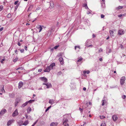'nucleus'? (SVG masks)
Masks as SVG:
<instances>
[{"label":"nucleus","instance_id":"1","mask_svg":"<svg viewBox=\"0 0 126 126\" xmlns=\"http://www.w3.org/2000/svg\"><path fill=\"white\" fill-rule=\"evenodd\" d=\"M68 121L67 119H63V125L64 126H69L68 123Z\"/></svg>","mask_w":126,"mask_h":126},{"label":"nucleus","instance_id":"2","mask_svg":"<svg viewBox=\"0 0 126 126\" xmlns=\"http://www.w3.org/2000/svg\"><path fill=\"white\" fill-rule=\"evenodd\" d=\"M125 77H123L121 78L120 80V83L121 85L124 84L125 83Z\"/></svg>","mask_w":126,"mask_h":126},{"label":"nucleus","instance_id":"3","mask_svg":"<svg viewBox=\"0 0 126 126\" xmlns=\"http://www.w3.org/2000/svg\"><path fill=\"white\" fill-rule=\"evenodd\" d=\"M43 84L46 85L47 86V88H49L51 87V84L48 83H44Z\"/></svg>","mask_w":126,"mask_h":126},{"label":"nucleus","instance_id":"4","mask_svg":"<svg viewBox=\"0 0 126 126\" xmlns=\"http://www.w3.org/2000/svg\"><path fill=\"white\" fill-rule=\"evenodd\" d=\"M83 60L82 58L81 57H80L79 58H78V60L77 62V64L79 63L80 62L81 63L82 62V60Z\"/></svg>","mask_w":126,"mask_h":126},{"label":"nucleus","instance_id":"5","mask_svg":"<svg viewBox=\"0 0 126 126\" xmlns=\"http://www.w3.org/2000/svg\"><path fill=\"white\" fill-rule=\"evenodd\" d=\"M18 114V112L17 110H16L12 114V116L13 117L17 115Z\"/></svg>","mask_w":126,"mask_h":126},{"label":"nucleus","instance_id":"6","mask_svg":"<svg viewBox=\"0 0 126 126\" xmlns=\"http://www.w3.org/2000/svg\"><path fill=\"white\" fill-rule=\"evenodd\" d=\"M50 67L48 66L47 67L44 71V72H49L50 70Z\"/></svg>","mask_w":126,"mask_h":126},{"label":"nucleus","instance_id":"7","mask_svg":"<svg viewBox=\"0 0 126 126\" xmlns=\"http://www.w3.org/2000/svg\"><path fill=\"white\" fill-rule=\"evenodd\" d=\"M124 33V31L123 30H120L119 31L118 34L119 35H122Z\"/></svg>","mask_w":126,"mask_h":126},{"label":"nucleus","instance_id":"8","mask_svg":"<svg viewBox=\"0 0 126 126\" xmlns=\"http://www.w3.org/2000/svg\"><path fill=\"white\" fill-rule=\"evenodd\" d=\"M59 60L61 64L63 65V58L62 57H61L59 58Z\"/></svg>","mask_w":126,"mask_h":126},{"label":"nucleus","instance_id":"9","mask_svg":"<svg viewBox=\"0 0 126 126\" xmlns=\"http://www.w3.org/2000/svg\"><path fill=\"white\" fill-rule=\"evenodd\" d=\"M14 122L13 120H10L7 123V125L8 126H9L10 125H11L12 123H13Z\"/></svg>","mask_w":126,"mask_h":126},{"label":"nucleus","instance_id":"10","mask_svg":"<svg viewBox=\"0 0 126 126\" xmlns=\"http://www.w3.org/2000/svg\"><path fill=\"white\" fill-rule=\"evenodd\" d=\"M43 26H42L41 25H38L37 26L36 28L37 29H40L39 31V32H40L42 30L43 28H42V27H43Z\"/></svg>","mask_w":126,"mask_h":126},{"label":"nucleus","instance_id":"11","mask_svg":"<svg viewBox=\"0 0 126 126\" xmlns=\"http://www.w3.org/2000/svg\"><path fill=\"white\" fill-rule=\"evenodd\" d=\"M112 118L114 121H115L117 120L118 117L116 115H114L112 116Z\"/></svg>","mask_w":126,"mask_h":126},{"label":"nucleus","instance_id":"12","mask_svg":"<svg viewBox=\"0 0 126 126\" xmlns=\"http://www.w3.org/2000/svg\"><path fill=\"white\" fill-rule=\"evenodd\" d=\"M40 79L44 82H46L47 81V79L45 77H41L40 78Z\"/></svg>","mask_w":126,"mask_h":126},{"label":"nucleus","instance_id":"13","mask_svg":"<svg viewBox=\"0 0 126 126\" xmlns=\"http://www.w3.org/2000/svg\"><path fill=\"white\" fill-rule=\"evenodd\" d=\"M58 123H57L52 122L50 125L51 126H58Z\"/></svg>","mask_w":126,"mask_h":126},{"label":"nucleus","instance_id":"14","mask_svg":"<svg viewBox=\"0 0 126 126\" xmlns=\"http://www.w3.org/2000/svg\"><path fill=\"white\" fill-rule=\"evenodd\" d=\"M55 66V63H53L51 64L49 66L50 67V68L51 69H52L53 68V67Z\"/></svg>","mask_w":126,"mask_h":126},{"label":"nucleus","instance_id":"15","mask_svg":"<svg viewBox=\"0 0 126 126\" xmlns=\"http://www.w3.org/2000/svg\"><path fill=\"white\" fill-rule=\"evenodd\" d=\"M23 85V83L22 82H20L19 84L18 85V88H20Z\"/></svg>","mask_w":126,"mask_h":126},{"label":"nucleus","instance_id":"16","mask_svg":"<svg viewBox=\"0 0 126 126\" xmlns=\"http://www.w3.org/2000/svg\"><path fill=\"white\" fill-rule=\"evenodd\" d=\"M123 8V6H119L116 8V9L117 10L122 9Z\"/></svg>","mask_w":126,"mask_h":126},{"label":"nucleus","instance_id":"17","mask_svg":"<svg viewBox=\"0 0 126 126\" xmlns=\"http://www.w3.org/2000/svg\"><path fill=\"white\" fill-rule=\"evenodd\" d=\"M102 105L103 106L105 104H106L107 103V100H102Z\"/></svg>","mask_w":126,"mask_h":126},{"label":"nucleus","instance_id":"18","mask_svg":"<svg viewBox=\"0 0 126 126\" xmlns=\"http://www.w3.org/2000/svg\"><path fill=\"white\" fill-rule=\"evenodd\" d=\"M6 110L5 109H4L2 110L0 112V113L2 114L6 112Z\"/></svg>","mask_w":126,"mask_h":126},{"label":"nucleus","instance_id":"19","mask_svg":"<svg viewBox=\"0 0 126 126\" xmlns=\"http://www.w3.org/2000/svg\"><path fill=\"white\" fill-rule=\"evenodd\" d=\"M31 109L30 107H28L27 109V113H29L30 111H31Z\"/></svg>","mask_w":126,"mask_h":126},{"label":"nucleus","instance_id":"20","mask_svg":"<svg viewBox=\"0 0 126 126\" xmlns=\"http://www.w3.org/2000/svg\"><path fill=\"white\" fill-rule=\"evenodd\" d=\"M90 72V71L89 70L87 71H84L83 72L84 74L87 73V74H89Z\"/></svg>","mask_w":126,"mask_h":126},{"label":"nucleus","instance_id":"21","mask_svg":"<svg viewBox=\"0 0 126 126\" xmlns=\"http://www.w3.org/2000/svg\"><path fill=\"white\" fill-rule=\"evenodd\" d=\"M34 100H31L29 101H28L27 102V103H32V102H33L34 101Z\"/></svg>","mask_w":126,"mask_h":126},{"label":"nucleus","instance_id":"22","mask_svg":"<svg viewBox=\"0 0 126 126\" xmlns=\"http://www.w3.org/2000/svg\"><path fill=\"white\" fill-rule=\"evenodd\" d=\"M28 121H26L24 122L23 124V125H26L28 124Z\"/></svg>","mask_w":126,"mask_h":126},{"label":"nucleus","instance_id":"23","mask_svg":"<svg viewBox=\"0 0 126 126\" xmlns=\"http://www.w3.org/2000/svg\"><path fill=\"white\" fill-rule=\"evenodd\" d=\"M5 92V91L3 88L1 90V91L0 92V94H2V93H4Z\"/></svg>","mask_w":126,"mask_h":126},{"label":"nucleus","instance_id":"24","mask_svg":"<svg viewBox=\"0 0 126 126\" xmlns=\"http://www.w3.org/2000/svg\"><path fill=\"white\" fill-rule=\"evenodd\" d=\"M54 101L53 100H50L49 101V103L52 104L54 102Z\"/></svg>","mask_w":126,"mask_h":126},{"label":"nucleus","instance_id":"25","mask_svg":"<svg viewBox=\"0 0 126 126\" xmlns=\"http://www.w3.org/2000/svg\"><path fill=\"white\" fill-rule=\"evenodd\" d=\"M88 104H89V105H92V103L90 102H88L86 103V106H88Z\"/></svg>","mask_w":126,"mask_h":126},{"label":"nucleus","instance_id":"26","mask_svg":"<svg viewBox=\"0 0 126 126\" xmlns=\"http://www.w3.org/2000/svg\"><path fill=\"white\" fill-rule=\"evenodd\" d=\"M28 104L27 102H25V103L23 104L22 106V107H24L26 105H27Z\"/></svg>","mask_w":126,"mask_h":126},{"label":"nucleus","instance_id":"27","mask_svg":"<svg viewBox=\"0 0 126 126\" xmlns=\"http://www.w3.org/2000/svg\"><path fill=\"white\" fill-rule=\"evenodd\" d=\"M100 117L101 119H104L105 118V116L103 115L100 116Z\"/></svg>","mask_w":126,"mask_h":126},{"label":"nucleus","instance_id":"28","mask_svg":"<svg viewBox=\"0 0 126 126\" xmlns=\"http://www.w3.org/2000/svg\"><path fill=\"white\" fill-rule=\"evenodd\" d=\"M110 34L112 36H113V32L112 31V30H110Z\"/></svg>","mask_w":126,"mask_h":126},{"label":"nucleus","instance_id":"29","mask_svg":"<svg viewBox=\"0 0 126 126\" xmlns=\"http://www.w3.org/2000/svg\"><path fill=\"white\" fill-rule=\"evenodd\" d=\"M18 59V58H15V59H14V60L13 61L14 62H16L17 61Z\"/></svg>","mask_w":126,"mask_h":126},{"label":"nucleus","instance_id":"30","mask_svg":"<svg viewBox=\"0 0 126 126\" xmlns=\"http://www.w3.org/2000/svg\"><path fill=\"white\" fill-rule=\"evenodd\" d=\"M102 3L103 4V5H104V6H105V0H102Z\"/></svg>","mask_w":126,"mask_h":126},{"label":"nucleus","instance_id":"31","mask_svg":"<svg viewBox=\"0 0 126 126\" xmlns=\"http://www.w3.org/2000/svg\"><path fill=\"white\" fill-rule=\"evenodd\" d=\"M11 14H8L7 16V17L9 18L10 17H11Z\"/></svg>","mask_w":126,"mask_h":126},{"label":"nucleus","instance_id":"32","mask_svg":"<svg viewBox=\"0 0 126 126\" xmlns=\"http://www.w3.org/2000/svg\"><path fill=\"white\" fill-rule=\"evenodd\" d=\"M59 46V45L56 46L54 47V48L55 49H56L58 48Z\"/></svg>","mask_w":126,"mask_h":126},{"label":"nucleus","instance_id":"33","mask_svg":"<svg viewBox=\"0 0 126 126\" xmlns=\"http://www.w3.org/2000/svg\"><path fill=\"white\" fill-rule=\"evenodd\" d=\"M51 106L48 107L46 109V110L45 111L46 112H47V110H49V109L51 108Z\"/></svg>","mask_w":126,"mask_h":126},{"label":"nucleus","instance_id":"34","mask_svg":"<svg viewBox=\"0 0 126 126\" xmlns=\"http://www.w3.org/2000/svg\"><path fill=\"white\" fill-rule=\"evenodd\" d=\"M101 126H106V124L105 123H102Z\"/></svg>","mask_w":126,"mask_h":126},{"label":"nucleus","instance_id":"35","mask_svg":"<svg viewBox=\"0 0 126 126\" xmlns=\"http://www.w3.org/2000/svg\"><path fill=\"white\" fill-rule=\"evenodd\" d=\"M103 50L101 48H100L99 50V52H102Z\"/></svg>","mask_w":126,"mask_h":126},{"label":"nucleus","instance_id":"36","mask_svg":"<svg viewBox=\"0 0 126 126\" xmlns=\"http://www.w3.org/2000/svg\"><path fill=\"white\" fill-rule=\"evenodd\" d=\"M3 9V7L2 6H0V11L2 10Z\"/></svg>","mask_w":126,"mask_h":126},{"label":"nucleus","instance_id":"37","mask_svg":"<svg viewBox=\"0 0 126 126\" xmlns=\"http://www.w3.org/2000/svg\"><path fill=\"white\" fill-rule=\"evenodd\" d=\"M18 2L19 1L18 0L15 1L14 3L15 4V5H16L18 3Z\"/></svg>","mask_w":126,"mask_h":126},{"label":"nucleus","instance_id":"38","mask_svg":"<svg viewBox=\"0 0 126 126\" xmlns=\"http://www.w3.org/2000/svg\"><path fill=\"white\" fill-rule=\"evenodd\" d=\"M104 16L103 15L101 14V18H103L104 17Z\"/></svg>","mask_w":126,"mask_h":126},{"label":"nucleus","instance_id":"39","mask_svg":"<svg viewBox=\"0 0 126 126\" xmlns=\"http://www.w3.org/2000/svg\"><path fill=\"white\" fill-rule=\"evenodd\" d=\"M122 98L123 99H125L126 97V96L125 95H123L122 96Z\"/></svg>","mask_w":126,"mask_h":126},{"label":"nucleus","instance_id":"40","mask_svg":"<svg viewBox=\"0 0 126 126\" xmlns=\"http://www.w3.org/2000/svg\"><path fill=\"white\" fill-rule=\"evenodd\" d=\"M20 51L22 53L24 52V49H21L20 50Z\"/></svg>","mask_w":126,"mask_h":126},{"label":"nucleus","instance_id":"41","mask_svg":"<svg viewBox=\"0 0 126 126\" xmlns=\"http://www.w3.org/2000/svg\"><path fill=\"white\" fill-rule=\"evenodd\" d=\"M5 60L4 59H3L2 60L0 61L2 63H3V61H5Z\"/></svg>","mask_w":126,"mask_h":126},{"label":"nucleus","instance_id":"42","mask_svg":"<svg viewBox=\"0 0 126 126\" xmlns=\"http://www.w3.org/2000/svg\"><path fill=\"white\" fill-rule=\"evenodd\" d=\"M3 29V27L1 28L0 29V31H1Z\"/></svg>","mask_w":126,"mask_h":126},{"label":"nucleus","instance_id":"43","mask_svg":"<svg viewBox=\"0 0 126 126\" xmlns=\"http://www.w3.org/2000/svg\"><path fill=\"white\" fill-rule=\"evenodd\" d=\"M120 47L121 48H124L122 44L120 45Z\"/></svg>","mask_w":126,"mask_h":126},{"label":"nucleus","instance_id":"44","mask_svg":"<svg viewBox=\"0 0 126 126\" xmlns=\"http://www.w3.org/2000/svg\"><path fill=\"white\" fill-rule=\"evenodd\" d=\"M42 69H39L38 70V71L39 72H41L42 71Z\"/></svg>","mask_w":126,"mask_h":126},{"label":"nucleus","instance_id":"45","mask_svg":"<svg viewBox=\"0 0 126 126\" xmlns=\"http://www.w3.org/2000/svg\"><path fill=\"white\" fill-rule=\"evenodd\" d=\"M27 46H26L25 47V49L26 50H27Z\"/></svg>","mask_w":126,"mask_h":126},{"label":"nucleus","instance_id":"46","mask_svg":"<svg viewBox=\"0 0 126 126\" xmlns=\"http://www.w3.org/2000/svg\"><path fill=\"white\" fill-rule=\"evenodd\" d=\"M122 14H120V15H118V17H122Z\"/></svg>","mask_w":126,"mask_h":126},{"label":"nucleus","instance_id":"47","mask_svg":"<svg viewBox=\"0 0 126 126\" xmlns=\"http://www.w3.org/2000/svg\"><path fill=\"white\" fill-rule=\"evenodd\" d=\"M79 46H75V49H76V48L77 47V48H79Z\"/></svg>","mask_w":126,"mask_h":126},{"label":"nucleus","instance_id":"48","mask_svg":"<svg viewBox=\"0 0 126 126\" xmlns=\"http://www.w3.org/2000/svg\"><path fill=\"white\" fill-rule=\"evenodd\" d=\"M18 45L19 46H20V45H21V44H20V43L19 42H18Z\"/></svg>","mask_w":126,"mask_h":126},{"label":"nucleus","instance_id":"49","mask_svg":"<svg viewBox=\"0 0 126 126\" xmlns=\"http://www.w3.org/2000/svg\"><path fill=\"white\" fill-rule=\"evenodd\" d=\"M83 90L84 91H85L86 90V88L85 87H84L83 88Z\"/></svg>","mask_w":126,"mask_h":126},{"label":"nucleus","instance_id":"50","mask_svg":"<svg viewBox=\"0 0 126 126\" xmlns=\"http://www.w3.org/2000/svg\"><path fill=\"white\" fill-rule=\"evenodd\" d=\"M33 7V5H31L29 6V9L30 8H31V7Z\"/></svg>","mask_w":126,"mask_h":126},{"label":"nucleus","instance_id":"51","mask_svg":"<svg viewBox=\"0 0 126 126\" xmlns=\"http://www.w3.org/2000/svg\"><path fill=\"white\" fill-rule=\"evenodd\" d=\"M36 123V122L34 123L31 126H34Z\"/></svg>","mask_w":126,"mask_h":126},{"label":"nucleus","instance_id":"52","mask_svg":"<svg viewBox=\"0 0 126 126\" xmlns=\"http://www.w3.org/2000/svg\"><path fill=\"white\" fill-rule=\"evenodd\" d=\"M99 60L101 61H102V58H100L99 59Z\"/></svg>","mask_w":126,"mask_h":126},{"label":"nucleus","instance_id":"53","mask_svg":"<svg viewBox=\"0 0 126 126\" xmlns=\"http://www.w3.org/2000/svg\"><path fill=\"white\" fill-rule=\"evenodd\" d=\"M30 25V24L29 23H27L26 24V25Z\"/></svg>","mask_w":126,"mask_h":126},{"label":"nucleus","instance_id":"54","mask_svg":"<svg viewBox=\"0 0 126 126\" xmlns=\"http://www.w3.org/2000/svg\"><path fill=\"white\" fill-rule=\"evenodd\" d=\"M109 38V36H108L107 38V39H108Z\"/></svg>","mask_w":126,"mask_h":126},{"label":"nucleus","instance_id":"55","mask_svg":"<svg viewBox=\"0 0 126 126\" xmlns=\"http://www.w3.org/2000/svg\"><path fill=\"white\" fill-rule=\"evenodd\" d=\"M89 117H92L91 115L90 114L89 115Z\"/></svg>","mask_w":126,"mask_h":126},{"label":"nucleus","instance_id":"56","mask_svg":"<svg viewBox=\"0 0 126 126\" xmlns=\"http://www.w3.org/2000/svg\"><path fill=\"white\" fill-rule=\"evenodd\" d=\"M33 96H34V97L35 96V94H33Z\"/></svg>","mask_w":126,"mask_h":126},{"label":"nucleus","instance_id":"57","mask_svg":"<svg viewBox=\"0 0 126 126\" xmlns=\"http://www.w3.org/2000/svg\"><path fill=\"white\" fill-rule=\"evenodd\" d=\"M79 110H82V109H81V108H79Z\"/></svg>","mask_w":126,"mask_h":126},{"label":"nucleus","instance_id":"58","mask_svg":"<svg viewBox=\"0 0 126 126\" xmlns=\"http://www.w3.org/2000/svg\"><path fill=\"white\" fill-rule=\"evenodd\" d=\"M116 71H114V73H116Z\"/></svg>","mask_w":126,"mask_h":126},{"label":"nucleus","instance_id":"59","mask_svg":"<svg viewBox=\"0 0 126 126\" xmlns=\"http://www.w3.org/2000/svg\"><path fill=\"white\" fill-rule=\"evenodd\" d=\"M24 0L25 1H27L28 0Z\"/></svg>","mask_w":126,"mask_h":126},{"label":"nucleus","instance_id":"60","mask_svg":"<svg viewBox=\"0 0 126 126\" xmlns=\"http://www.w3.org/2000/svg\"><path fill=\"white\" fill-rule=\"evenodd\" d=\"M20 41L21 42H22V41H23V40H21Z\"/></svg>","mask_w":126,"mask_h":126},{"label":"nucleus","instance_id":"61","mask_svg":"<svg viewBox=\"0 0 126 126\" xmlns=\"http://www.w3.org/2000/svg\"><path fill=\"white\" fill-rule=\"evenodd\" d=\"M17 50H16L15 51V52H17Z\"/></svg>","mask_w":126,"mask_h":126},{"label":"nucleus","instance_id":"62","mask_svg":"<svg viewBox=\"0 0 126 126\" xmlns=\"http://www.w3.org/2000/svg\"><path fill=\"white\" fill-rule=\"evenodd\" d=\"M32 22H34V21H33Z\"/></svg>","mask_w":126,"mask_h":126}]
</instances>
